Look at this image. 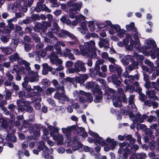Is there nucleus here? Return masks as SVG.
<instances>
[{"mask_svg": "<svg viewBox=\"0 0 159 159\" xmlns=\"http://www.w3.org/2000/svg\"><path fill=\"white\" fill-rule=\"evenodd\" d=\"M7 103L6 100H2L0 102V108L2 110H5L6 109V107H4V106Z\"/></svg>", "mask_w": 159, "mask_h": 159, "instance_id": "38", "label": "nucleus"}, {"mask_svg": "<svg viewBox=\"0 0 159 159\" xmlns=\"http://www.w3.org/2000/svg\"><path fill=\"white\" fill-rule=\"evenodd\" d=\"M34 90L31 92V94H29L31 95V97L33 96H38L39 95V93L40 92L42 89L39 86H34Z\"/></svg>", "mask_w": 159, "mask_h": 159, "instance_id": "18", "label": "nucleus"}, {"mask_svg": "<svg viewBox=\"0 0 159 159\" xmlns=\"http://www.w3.org/2000/svg\"><path fill=\"white\" fill-rule=\"evenodd\" d=\"M115 68L117 72L118 76H120L121 74V72L122 70V68L120 66L118 65L116 66Z\"/></svg>", "mask_w": 159, "mask_h": 159, "instance_id": "43", "label": "nucleus"}, {"mask_svg": "<svg viewBox=\"0 0 159 159\" xmlns=\"http://www.w3.org/2000/svg\"><path fill=\"white\" fill-rule=\"evenodd\" d=\"M49 2L51 3V6L53 7H57L59 6L57 0H50Z\"/></svg>", "mask_w": 159, "mask_h": 159, "instance_id": "40", "label": "nucleus"}, {"mask_svg": "<svg viewBox=\"0 0 159 159\" xmlns=\"http://www.w3.org/2000/svg\"><path fill=\"white\" fill-rule=\"evenodd\" d=\"M80 48L81 51V54L88 57L90 56L91 52H95L97 50L95 42L93 40L85 43L84 46H80Z\"/></svg>", "mask_w": 159, "mask_h": 159, "instance_id": "3", "label": "nucleus"}, {"mask_svg": "<svg viewBox=\"0 0 159 159\" xmlns=\"http://www.w3.org/2000/svg\"><path fill=\"white\" fill-rule=\"evenodd\" d=\"M54 46L55 47V49H56L57 51V52L58 53L61 54L62 55V53H61V47L59 46V45L58 44H57V43L54 45Z\"/></svg>", "mask_w": 159, "mask_h": 159, "instance_id": "57", "label": "nucleus"}, {"mask_svg": "<svg viewBox=\"0 0 159 159\" xmlns=\"http://www.w3.org/2000/svg\"><path fill=\"white\" fill-rule=\"evenodd\" d=\"M75 128V125H73L67 127L66 128H62L61 130L62 132L65 134L66 138L69 139L71 135V132L73 130V129Z\"/></svg>", "mask_w": 159, "mask_h": 159, "instance_id": "15", "label": "nucleus"}, {"mask_svg": "<svg viewBox=\"0 0 159 159\" xmlns=\"http://www.w3.org/2000/svg\"><path fill=\"white\" fill-rule=\"evenodd\" d=\"M49 128L51 131L50 135L52 137L53 139L57 142L58 145H62L63 142V137L62 135L58 134L59 129L52 126H50Z\"/></svg>", "mask_w": 159, "mask_h": 159, "instance_id": "4", "label": "nucleus"}, {"mask_svg": "<svg viewBox=\"0 0 159 159\" xmlns=\"http://www.w3.org/2000/svg\"><path fill=\"white\" fill-rule=\"evenodd\" d=\"M60 20L62 22L68 25H70L71 24V21L68 19V16L66 15L62 16L60 19Z\"/></svg>", "mask_w": 159, "mask_h": 159, "instance_id": "25", "label": "nucleus"}, {"mask_svg": "<svg viewBox=\"0 0 159 159\" xmlns=\"http://www.w3.org/2000/svg\"><path fill=\"white\" fill-rule=\"evenodd\" d=\"M29 80V77L26 76L24 78V82L22 83L23 87L26 88L27 87Z\"/></svg>", "mask_w": 159, "mask_h": 159, "instance_id": "44", "label": "nucleus"}, {"mask_svg": "<svg viewBox=\"0 0 159 159\" xmlns=\"http://www.w3.org/2000/svg\"><path fill=\"white\" fill-rule=\"evenodd\" d=\"M75 38H71L72 39L74 40V41H70L68 43L71 45H73L75 44H77L79 42L78 39L76 37H75Z\"/></svg>", "mask_w": 159, "mask_h": 159, "instance_id": "55", "label": "nucleus"}, {"mask_svg": "<svg viewBox=\"0 0 159 159\" xmlns=\"http://www.w3.org/2000/svg\"><path fill=\"white\" fill-rule=\"evenodd\" d=\"M79 138L77 136H75L73 137L72 140L73 143L72 147L73 150L75 151L80 150V148L82 149L83 145L79 141Z\"/></svg>", "mask_w": 159, "mask_h": 159, "instance_id": "11", "label": "nucleus"}, {"mask_svg": "<svg viewBox=\"0 0 159 159\" xmlns=\"http://www.w3.org/2000/svg\"><path fill=\"white\" fill-rule=\"evenodd\" d=\"M106 92H107L106 95L108 96L109 94V96H108L107 98H110V97L111 96V95L109 94L110 93L112 94V95L113 98L115 97H114V93L115 92V91L114 90L110 88H107V89H106Z\"/></svg>", "mask_w": 159, "mask_h": 159, "instance_id": "30", "label": "nucleus"}, {"mask_svg": "<svg viewBox=\"0 0 159 159\" xmlns=\"http://www.w3.org/2000/svg\"><path fill=\"white\" fill-rule=\"evenodd\" d=\"M75 128H74V133L78 136H81L83 138H85L88 136V134L85 131L84 128L82 127H78L75 125Z\"/></svg>", "mask_w": 159, "mask_h": 159, "instance_id": "10", "label": "nucleus"}, {"mask_svg": "<svg viewBox=\"0 0 159 159\" xmlns=\"http://www.w3.org/2000/svg\"><path fill=\"white\" fill-rule=\"evenodd\" d=\"M18 110L19 111L23 112L25 110V108L22 105L19 104L17 105Z\"/></svg>", "mask_w": 159, "mask_h": 159, "instance_id": "62", "label": "nucleus"}, {"mask_svg": "<svg viewBox=\"0 0 159 159\" xmlns=\"http://www.w3.org/2000/svg\"><path fill=\"white\" fill-rule=\"evenodd\" d=\"M5 24L3 22L0 23V32L2 33L7 34Z\"/></svg>", "mask_w": 159, "mask_h": 159, "instance_id": "32", "label": "nucleus"}, {"mask_svg": "<svg viewBox=\"0 0 159 159\" xmlns=\"http://www.w3.org/2000/svg\"><path fill=\"white\" fill-rule=\"evenodd\" d=\"M43 69L42 73L43 75H46L48 73L49 71L52 70V68L49 66L47 63H44L43 65Z\"/></svg>", "mask_w": 159, "mask_h": 159, "instance_id": "20", "label": "nucleus"}, {"mask_svg": "<svg viewBox=\"0 0 159 159\" xmlns=\"http://www.w3.org/2000/svg\"><path fill=\"white\" fill-rule=\"evenodd\" d=\"M135 157L137 159H145L146 157V154L143 153H137L135 155L132 154L130 156L129 159H134Z\"/></svg>", "mask_w": 159, "mask_h": 159, "instance_id": "19", "label": "nucleus"}, {"mask_svg": "<svg viewBox=\"0 0 159 159\" xmlns=\"http://www.w3.org/2000/svg\"><path fill=\"white\" fill-rule=\"evenodd\" d=\"M95 83L94 82L91 81L87 82L85 84V87L88 89L92 88L94 86Z\"/></svg>", "mask_w": 159, "mask_h": 159, "instance_id": "42", "label": "nucleus"}, {"mask_svg": "<svg viewBox=\"0 0 159 159\" xmlns=\"http://www.w3.org/2000/svg\"><path fill=\"white\" fill-rule=\"evenodd\" d=\"M17 21V19L16 18L8 20H7L8 23L7 25L6 26L5 30H6V33L7 35L9 34L11 30L14 29V25L12 23V22H16Z\"/></svg>", "mask_w": 159, "mask_h": 159, "instance_id": "13", "label": "nucleus"}, {"mask_svg": "<svg viewBox=\"0 0 159 159\" xmlns=\"http://www.w3.org/2000/svg\"><path fill=\"white\" fill-rule=\"evenodd\" d=\"M119 145L120 148L118 151L119 153L121 154L122 152L124 151L125 152L123 155L124 158L126 159L127 155L130 154L131 152L130 150L128 148L130 146L129 144L127 142H124L123 143H120Z\"/></svg>", "mask_w": 159, "mask_h": 159, "instance_id": "8", "label": "nucleus"}, {"mask_svg": "<svg viewBox=\"0 0 159 159\" xmlns=\"http://www.w3.org/2000/svg\"><path fill=\"white\" fill-rule=\"evenodd\" d=\"M117 101H116V98L115 97L113 98L112 101L113 104L116 107H117L119 106L120 107L122 106L121 103L118 98H117Z\"/></svg>", "mask_w": 159, "mask_h": 159, "instance_id": "29", "label": "nucleus"}, {"mask_svg": "<svg viewBox=\"0 0 159 159\" xmlns=\"http://www.w3.org/2000/svg\"><path fill=\"white\" fill-rule=\"evenodd\" d=\"M146 94L148 96V98L157 99V97L155 95V93L154 91L148 90L146 92Z\"/></svg>", "mask_w": 159, "mask_h": 159, "instance_id": "27", "label": "nucleus"}, {"mask_svg": "<svg viewBox=\"0 0 159 159\" xmlns=\"http://www.w3.org/2000/svg\"><path fill=\"white\" fill-rule=\"evenodd\" d=\"M6 76L8 80L11 81L14 79L13 76L11 75L9 72L6 73Z\"/></svg>", "mask_w": 159, "mask_h": 159, "instance_id": "58", "label": "nucleus"}, {"mask_svg": "<svg viewBox=\"0 0 159 159\" xmlns=\"http://www.w3.org/2000/svg\"><path fill=\"white\" fill-rule=\"evenodd\" d=\"M139 120H133V123L130 125V127L131 129H133L135 128V124H136L137 125V128H138L139 127V124L137 123Z\"/></svg>", "mask_w": 159, "mask_h": 159, "instance_id": "48", "label": "nucleus"}, {"mask_svg": "<svg viewBox=\"0 0 159 159\" xmlns=\"http://www.w3.org/2000/svg\"><path fill=\"white\" fill-rule=\"evenodd\" d=\"M19 58V56L18 54L16 52L15 54L11 55L9 57L10 61L12 62L15 61Z\"/></svg>", "mask_w": 159, "mask_h": 159, "instance_id": "28", "label": "nucleus"}, {"mask_svg": "<svg viewBox=\"0 0 159 159\" xmlns=\"http://www.w3.org/2000/svg\"><path fill=\"white\" fill-rule=\"evenodd\" d=\"M46 49L45 48L43 49L41 52H39V55H40L42 57H45L47 54Z\"/></svg>", "mask_w": 159, "mask_h": 159, "instance_id": "59", "label": "nucleus"}, {"mask_svg": "<svg viewBox=\"0 0 159 159\" xmlns=\"http://www.w3.org/2000/svg\"><path fill=\"white\" fill-rule=\"evenodd\" d=\"M117 35L120 38H122L124 37V34L126 32V30H121L118 31Z\"/></svg>", "mask_w": 159, "mask_h": 159, "instance_id": "46", "label": "nucleus"}, {"mask_svg": "<svg viewBox=\"0 0 159 159\" xmlns=\"http://www.w3.org/2000/svg\"><path fill=\"white\" fill-rule=\"evenodd\" d=\"M75 81L77 83H79L80 84H83L84 83V81L83 80L81 77L77 76L75 78Z\"/></svg>", "mask_w": 159, "mask_h": 159, "instance_id": "52", "label": "nucleus"}, {"mask_svg": "<svg viewBox=\"0 0 159 159\" xmlns=\"http://www.w3.org/2000/svg\"><path fill=\"white\" fill-rule=\"evenodd\" d=\"M39 145L38 146L37 149L39 151L43 150L46 151L48 150V148L45 145L44 142L43 141H41L39 143Z\"/></svg>", "mask_w": 159, "mask_h": 159, "instance_id": "23", "label": "nucleus"}, {"mask_svg": "<svg viewBox=\"0 0 159 159\" xmlns=\"http://www.w3.org/2000/svg\"><path fill=\"white\" fill-rule=\"evenodd\" d=\"M85 18H86L85 16L81 15L77 16H76V19L79 22H80L83 20H85Z\"/></svg>", "mask_w": 159, "mask_h": 159, "instance_id": "49", "label": "nucleus"}, {"mask_svg": "<svg viewBox=\"0 0 159 159\" xmlns=\"http://www.w3.org/2000/svg\"><path fill=\"white\" fill-rule=\"evenodd\" d=\"M5 139L7 141H11L14 143L16 142L17 140V138L15 136L9 134L8 132H7Z\"/></svg>", "mask_w": 159, "mask_h": 159, "instance_id": "21", "label": "nucleus"}, {"mask_svg": "<svg viewBox=\"0 0 159 159\" xmlns=\"http://www.w3.org/2000/svg\"><path fill=\"white\" fill-rule=\"evenodd\" d=\"M51 62L54 64H56L57 65H61L62 61L58 58L55 53H52L49 55Z\"/></svg>", "mask_w": 159, "mask_h": 159, "instance_id": "12", "label": "nucleus"}, {"mask_svg": "<svg viewBox=\"0 0 159 159\" xmlns=\"http://www.w3.org/2000/svg\"><path fill=\"white\" fill-rule=\"evenodd\" d=\"M102 40L104 46V48H108L109 39L107 38Z\"/></svg>", "mask_w": 159, "mask_h": 159, "instance_id": "45", "label": "nucleus"}, {"mask_svg": "<svg viewBox=\"0 0 159 159\" xmlns=\"http://www.w3.org/2000/svg\"><path fill=\"white\" fill-rule=\"evenodd\" d=\"M14 120H9L8 122L7 120H0V128L5 131H9V130L13 126V121Z\"/></svg>", "mask_w": 159, "mask_h": 159, "instance_id": "9", "label": "nucleus"}, {"mask_svg": "<svg viewBox=\"0 0 159 159\" xmlns=\"http://www.w3.org/2000/svg\"><path fill=\"white\" fill-rule=\"evenodd\" d=\"M34 0H28V1L25 0L24 1V5L28 6L29 7L31 6V3L33 2Z\"/></svg>", "mask_w": 159, "mask_h": 159, "instance_id": "60", "label": "nucleus"}, {"mask_svg": "<svg viewBox=\"0 0 159 159\" xmlns=\"http://www.w3.org/2000/svg\"><path fill=\"white\" fill-rule=\"evenodd\" d=\"M43 25L40 23L37 24L34 28V30L37 32H39L42 29Z\"/></svg>", "mask_w": 159, "mask_h": 159, "instance_id": "39", "label": "nucleus"}, {"mask_svg": "<svg viewBox=\"0 0 159 159\" xmlns=\"http://www.w3.org/2000/svg\"><path fill=\"white\" fill-rule=\"evenodd\" d=\"M19 97L20 98H22L23 97H25L27 98L31 97V95H29L28 93H26L25 92L23 91H21L19 93Z\"/></svg>", "mask_w": 159, "mask_h": 159, "instance_id": "31", "label": "nucleus"}, {"mask_svg": "<svg viewBox=\"0 0 159 159\" xmlns=\"http://www.w3.org/2000/svg\"><path fill=\"white\" fill-rule=\"evenodd\" d=\"M54 97L57 99L59 100L60 102L62 103V102L61 99L63 100L66 101H70V98L67 97L66 95L62 93L60 94L58 92H57L54 95Z\"/></svg>", "mask_w": 159, "mask_h": 159, "instance_id": "17", "label": "nucleus"}, {"mask_svg": "<svg viewBox=\"0 0 159 159\" xmlns=\"http://www.w3.org/2000/svg\"><path fill=\"white\" fill-rule=\"evenodd\" d=\"M26 121L25 120H24L23 122L24 124L23 126L21 127L20 129L23 132H25L29 129L30 132L31 133V132H33V131L31 132L30 130L32 128V125L29 124H28L26 123ZM35 128L36 129V131H34L33 132L34 136L36 137L40 136V128L38 127L36 128V127Z\"/></svg>", "mask_w": 159, "mask_h": 159, "instance_id": "6", "label": "nucleus"}, {"mask_svg": "<svg viewBox=\"0 0 159 159\" xmlns=\"http://www.w3.org/2000/svg\"><path fill=\"white\" fill-rule=\"evenodd\" d=\"M80 3L75 4V2L73 1H70L68 2L67 5L69 6L73 7V9L70 10L69 16L70 17L73 18L74 17V15L77 13V11L80 10L81 8V4Z\"/></svg>", "mask_w": 159, "mask_h": 159, "instance_id": "7", "label": "nucleus"}, {"mask_svg": "<svg viewBox=\"0 0 159 159\" xmlns=\"http://www.w3.org/2000/svg\"><path fill=\"white\" fill-rule=\"evenodd\" d=\"M86 96V100L87 101L91 102L93 100V97L91 94L89 93H87Z\"/></svg>", "mask_w": 159, "mask_h": 159, "instance_id": "56", "label": "nucleus"}, {"mask_svg": "<svg viewBox=\"0 0 159 159\" xmlns=\"http://www.w3.org/2000/svg\"><path fill=\"white\" fill-rule=\"evenodd\" d=\"M35 11L37 12H40L41 11H45L49 13L51 12V10L48 8L44 4H41L40 2H38L37 6L34 9Z\"/></svg>", "mask_w": 159, "mask_h": 159, "instance_id": "14", "label": "nucleus"}, {"mask_svg": "<svg viewBox=\"0 0 159 159\" xmlns=\"http://www.w3.org/2000/svg\"><path fill=\"white\" fill-rule=\"evenodd\" d=\"M88 133L91 136L95 138L93 141L96 145L99 144L102 146L110 145L109 147L107 146L104 147L105 151L107 152L110 149L113 150L115 148L116 142L114 139L107 137L106 140H103L102 138L99 137L97 133H94L90 130H89Z\"/></svg>", "mask_w": 159, "mask_h": 159, "instance_id": "2", "label": "nucleus"}, {"mask_svg": "<svg viewBox=\"0 0 159 159\" xmlns=\"http://www.w3.org/2000/svg\"><path fill=\"white\" fill-rule=\"evenodd\" d=\"M16 106L13 103H11L9 104L7 107V108L11 111H14L16 108Z\"/></svg>", "mask_w": 159, "mask_h": 159, "instance_id": "53", "label": "nucleus"}, {"mask_svg": "<svg viewBox=\"0 0 159 159\" xmlns=\"http://www.w3.org/2000/svg\"><path fill=\"white\" fill-rule=\"evenodd\" d=\"M86 70V68L85 67V63L80 60L77 61L75 63L74 68H71L68 69L69 73L71 74L78 73L80 71L84 72Z\"/></svg>", "mask_w": 159, "mask_h": 159, "instance_id": "5", "label": "nucleus"}, {"mask_svg": "<svg viewBox=\"0 0 159 159\" xmlns=\"http://www.w3.org/2000/svg\"><path fill=\"white\" fill-rule=\"evenodd\" d=\"M134 57L139 61H142L144 59V57L142 55H139L136 52H134Z\"/></svg>", "mask_w": 159, "mask_h": 159, "instance_id": "33", "label": "nucleus"}, {"mask_svg": "<svg viewBox=\"0 0 159 159\" xmlns=\"http://www.w3.org/2000/svg\"><path fill=\"white\" fill-rule=\"evenodd\" d=\"M1 49L3 52L7 55L11 54L13 51L11 47H8L1 48Z\"/></svg>", "mask_w": 159, "mask_h": 159, "instance_id": "22", "label": "nucleus"}, {"mask_svg": "<svg viewBox=\"0 0 159 159\" xmlns=\"http://www.w3.org/2000/svg\"><path fill=\"white\" fill-rule=\"evenodd\" d=\"M73 63L72 61H68L66 62L65 65L67 67L70 69L73 66Z\"/></svg>", "mask_w": 159, "mask_h": 159, "instance_id": "54", "label": "nucleus"}, {"mask_svg": "<svg viewBox=\"0 0 159 159\" xmlns=\"http://www.w3.org/2000/svg\"><path fill=\"white\" fill-rule=\"evenodd\" d=\"M126 29L127 30L129 31H130L132 30V32H133V29H136V28L134 27V22H131L130 23V25H126Z\"/></svg>", "mask_w": 159, "mask_h": 159, "instance_id": "34", "label": "nucleus"}, {"mask_svg": "<svg viewBox=\"0 0 159 159\" xmlns=\"http://www.w3.org/2000/svg\"><path fill=\"white\" fill-rule=\"evenodd\" d=\"M134 98V95H130L129 98V104L132 106L133 108L135 107V105L134 104L133 102Z\"/></svg>", "mask_w": 159, "mask_h": 159, "instance_id": "37", "label": "nucleus"}, {"mask_svg": "<svg viewBox=\"0 0 159 159\" xmlns=\"http://www.w3.org/2000/svg\"><path fill=\"white\" fill-rule=\"evenodd\" d=\"M130 43V45L127 48L128 50L132 51L135 48L139 51L142 52L145 56L150 54L151 57L153 59L156 58V54L157 58L159 60V49H153L156 46V43L154 40L150 39L145 40L144 45L142 48L140 47V43L139 41H137L136 42L131 39Z\"/></svg>", "mask_w": 159, "mask_h": 159, "instance_id": "1", "label": "nucleus"}, {"mask_svg": "<svg viewBox=\"0 0 159 159\" xmlns=\"http://www.w3.org/2000/svg\"><path fill=\"white\" fill-rule=\"evenodd\" d=\"M94 22L93 21H90L89 22V27L91 31H94L95 28L93 25Z\"/></svg>", "mask_w": 159, "mask_h": 159, "instance_id": "51", "label": "nucleus"}, {"mask_svg": "<svg viewBox=\"0 0 159 159\" xmlns=\"http://www.w3.org/2000/svg\"><path fill=\"white\" fill-rule=\"evenodd\" d=\"M62 56H63L65 57H66L68 56V58L71 60H74L75 59V57H74L73 54L72 53H69L68 54H66L65 52L63 53L62 54Z\"/></svg>", "mask_w": 159, "mask_h": 159, "instance_id": "35", "label": "nucleus"}, {"mask_svg": "<svg viewBox=\"0 0 159 159\" xmlns=\"http://www.w3.org/2000/svg\"><path fill=\"white\" fill-rule=\"evenodd\" d=\"M78 30L80 31L82 34H84L87 30V27H79L78 28Z\"/></svg>", "mask_w": 159, "mask_h": 159, "instance_id": "50", "label": "nucleus"}, {"mask_svg": "<svg viewBox=\"0 0 159 159\" xmlns=\"http://www.w3.org/2000/svg\"><path fill=\"white\" fill-rule=\"evenodd\" d=\"M111 28L112 29H114L116 31H119L120 30V26L117 25H112L111 26Z\"/></svg>", "mask_w": 159, "mask_h": 159, "instance_id": "63", "label": "nucleus"}, {"mask_svg": "<svg viewBox=\"0 0 159 159\" xmlns=\"http://www.w3.org/2000/svg\"><path fill=\"white\" fill-rule=\"evenodd\" d=\"M138 66V63L136 61H134L129 65L128 67L126 69L129 72H130L135 69L137 68V67Z\"/></svg>", "mask_w": 159, "mask_h": 159, "instance_id": "26", "label": "nucleus"}, {"mask_svg": "<svg viewBox=\"0 0 159 159\" xmlns=\"http://www.w3.org/2000/svg\"><path fill=\"white\" fill-rule=\"evenodd\" d=\"M24 106L25 107V110L26 111L31 113L33 111V108L30 105V102L29 101L25 102L24 103Z\"/></svg>", "mask_w": 159, "mask_h": 159, "instance_id": "24", "label": "nucleus"}, {"mask_svg": "<svg viewBox=\"0 0 159 159\" xmlns=\"http://www.w3.org/2000/svg\"><path fill=\"white\" fill-rule=\"evenodd\" d=\"M55 89L52 88L50 87L47 88L45 90V92L47 95H50L52 93L54 92Z\"/></svg>", "mask_w": 159, "mask_h": 159, "instance_id": "41", "label": "nucleus"}, {"mask_svg": "<svg viewBox=\"0 0 159 159\" xmlns=\"http://www.w3.org/2000/svg\"><path fill=\"white\" fill-rule=\"evenodd\" d=\"M144 62L145 64L148 65L150 67H153V63L152 62H151L149 60L147 59H146L145 60Z\"/></svg>", "mask_w": 159, "mask_h": 159, "instance_id": "64", "label": "nucleus"}, {"mask_svg": "<svg viewBox=\"0 0 159 159\" xmlns=\"http://www.w3.org/2000/svg\"><path fill=\"white\" fill-rule=\"evenodd\" d=\"M1 40L3 43H6L9 40V37L8 36H2L1 37Z\"/></svg>", "mask_w": 159, "mask_h": 159, "instance_id": "61", "label": "nucleus"}, {"mask_svg": "<svg viewBox=\"0 0 159 159\" xmlns=\"http://www.w3.org/2000/svg\"><path fill=\"white\" fill-rule=\"evenodd\" d=\"M60 37L64 38H66L67 36L69 37L70 38H75V36L69 32L67 30H61L60 31V32L59 34Z\"/></svg>", "mask_w": 159, "mask_h": 159, "instance_id": "16", "label": "nucleus"}, {"mask_svg": "<svg viewBox=\"0 0 159 159\" xmlns=\"http://www.w3.org/2000/svg\"><path fill=\"white\" fill-rule=\"evenodd\" d=\"M104 62V61L102 59L98 60L96 62V70L100 69L99 65L102 64Z\"/></svg>", "mask_w": 159, "mask_h": 159, "instance_id": "36", "label": "nucleus"}, {"mask_svg": "<svg viewBox=\"0 0 159 159\" xmlns=\"http://www.w3.org/2000/svg\"><path fill=\"white\" fill-rule=\"evenodd\" d=\"M133 34H134L133 37L134 39L137 41L139 40V36L138 35V32L136 30V29H134L133 30Z\"/></svg>", "mask_w": 159, "mask_h": 159, "instance_id": "47", "label": "nucleus"}]
</instances>
